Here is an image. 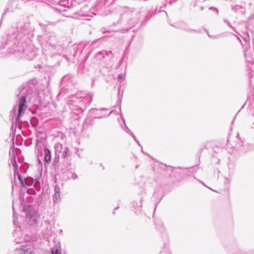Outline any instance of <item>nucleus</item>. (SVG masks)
I'll return each instance as SVG.
<instances>
[{
  "label": "nucleus",
  "mask_w": 254,
  "mask_h": 254,
  "mask_svg": "<svg viewBox=\"0 0 254 254\" xmlns=\"http://www.w3.org/2000/svg\"><path fill=\"white\" fill-rule=\"evenodd\" d=\"M30 24L29 22L23 23L20 22L18 24L17 33H13L11 35L10 33L8 34V39L10 41L13 40L15 47L17 49H15L13 51L9 50L10 53H18L19 56L21 58H26L29 60L33 59L36 56L35 52L33 50L32 47L30 46H27L25 42H21L19 43L18 40H21V38L24 35L28 34L30 32Z\"/></svg>",
  "instance_id": "obj_1"
},
{
  "label": "nucleus",
  "mask_w": 254,
  "mask_h": 254,
  "mask_svg": "<svg viewBox=\"0 0 254 254\" xmlns=\"http://www.w3.org/2000/svg\"><path fill=\"white\" fill-rule=\"evenodd\" d=\"M93 99V95L91 94L79 95L76 94L71 98L69 104V108L72 112L79 115L82 113L87 106L89 105Z\"/></svg>",
  "instance_id": "obj_2"
},
{
  "label": "nucleus",
  "mask_w": 254,
  "mask_h": 254,
  "mask_svg": "<svg viewBox=\"0 0 254 254\" xmlns=\"http://www.w3.org/2000/svg\"><path fill=\"white\" fill-rule=\"evenodd\" d=\"M243 35H240L241 37L245 42V44H243L244 48V55L248 63V68L249 70L253 71L254 70V49L252 50L250 46V37L248 32H244Z\"/></svg>",
  "instance_id": "obj_3"
},
{
  "label": "nucleus",
  "mask_w": 254,
  "mask_h": 254,
  "mask_svg": "<svg viewBox=\"0 0 254 254\" xmlns=\"http://www.w3.org/2000/svg\"><path fill=\"white\" fill-rule=\"evenodd\" d=\"M42 50L45 52L49 51L51 56L60 55L64 51L62 45L58 44V40L54 35L48 37L45 42L42 44Z\"/></svg>",
  "instance_id": "obj_4"
},
{
  "label": "nucleus",
  "mask_w": 254,
  "mask_h": 254,
  "mask_svg": "<svg viewBox=\"0 0 254 254\" xmlns=\"http://www.w3.org/2000/svg\"><path fill=\"white\" fill-rule=\"evenodd\" d=\"M123 16L127 19V22L130 28L133 26L141 17V14L143 10L135 11L132 8L126 7L123 8Z\"/></svg>",
  "instance_id": "obj_5"
},
{
  "label": "nucleus",
  "mask_w": 254,
  "mask_h": 254,
  "mask_svg": "<svg viewBox=\"0 0 254 254\" xmlns=\"http://www.w3.org/2000/svg\"><path fill=\"white\" fill-rule=\"evenodd\" d=\"M37 94L36 91H33L32 89H28L27 90V93L25 95H22L20 99L18 109V114L16 118L17 120H19L20 116L24 114V111L27 108L26 104V99L29 101L32 100L34 98V96Z\"/></svg>",
  "instance_id": "obj_6"
},
{
  "label": "nucleus",
  "mask_w": 254,
  "mask_h": 254,
  "mask_svg": "<svg viewBox=\"0 0 254 254\" xmlns=\"http://www.w3.org/2000/svg\"><path fill=\"white\" fill-rule=\"evenodd\" d=\"M11 164L13 166L14 176H17L18 180L20 181L22 186L24 187H32L34 184V180L31 177H27L23 179L21 175L18 171V165L16 164L15 157L11 160Z\"/></svg>",
  "instance_id": "obj_7"
},
{
  "label": "nucleus",
  "mask_w": 254,
  "mask_h": 254,
  "mask_svg": "<svg viewBox=\"0 0 254 254\" xmlns=\"http://www.w3.org/2000/svg\"><path fill=\"white\" fill-rule=\"evenodd\" d=\"M16 254H32L33 247L30 245H23L16 249Z\"/></svg>",
  "instance_id": "obj_8"
},
{
  "label": "nucleus",
  "mask_w": 254,
  "mask_h": 254,
  "mask_svg": "<svg viewBox=\"0 0 254 254\" xmlns=\"http://www.w3.org/2000/svg\"><path fill=\"white\" fill-rule=\"evenodd\" d=\"M231 9L238 14H244L246 12L245 8L241 5H231Z\"/></svg>",
  "instance_id": "obj_9"
},
{
  "label": "nucleus",
  "mask_w": 254,
  "mask_h": 254,
  "mask_svg": "<svg viewBox=\"0 0 254 254\" xmlns=\"http://www.w3.org/2000/svg\"><path fill=\"white\" fill-rule=\"evenodd\" d=\"M54 203H58L60 200V188L58 185H56L54 189V194L53 195Z\"/></svg>",
  "instance_id": "obj_10"
},
{
  "label": "nucleus",
  "mask_w": 254,
  "mask_h": 254,
  "mask_svg": "<svg viewBox=\"0 0 254 254\" xmlns=\"http://www.w3.org/2000/svg\"><path fill=\"white\" fill-rule=\"evenodd\" d=\"M112 54L111 51L107 52L106 51H103L98 52L95 56V58L97 61H102L105 58V55L109 56Z\"/></svg>",
  "instance_id": "obj_11"
},
{
  "label": "nucleus",
  "mask_w": 254,
  "mask_h": 254,
  "mask_svg": "<svg viewBox=\"0 0 254 254\" xmlns=\"http://www.w3.org/2000/svg\"><path fill=\"white\" fill-rule=\"evenodd\" d=\"M178 28L181 29L183 30L186 31L187 32H190V33H197L198 31L194 29H192L190 28H189L186 25V24L182 22L180 24H179L178 26H176Z\"/></svg>",
  "instance_id": "obj_12"
},
{
  "label": "nucleus",
  "mask_w": 254,
  "mask_h": 254,
  "mask_svg": "<svg viewBox=\"0 0 254 254\" xmlns=\"http://www.w3.org/2000/svg\"><path fill=\"white\" fill-rule=\"evenodd\" d=\"M51 252L52 254H62L61 244L59 242H58L55 246L51 249Z\"/></svg>",
  "instance_id": "obj_13"
},
{
  "label": "nucleus",
  "mask_w": 254,
  "mask_h": 254,
  "mask_svg": "<svg viewBox=\"0 0 254 254\" xmlns=\"http://www.w3.org/2000/svg\"><path fill=\"white\" fill-rule=\"evenodd\" d=\"M44 161L47 163H50L51 161V154L50 150L47 148L44 150Z\"/></svg>",
  "instance_id": "obj_14"
},
{
  "label": "nucleus",
  "mask_w": 254,
  "mask_h": 254,
  "mask_svg": "<svg viewBox=\"0 0 254 254\" xmlns=\"http://www.w3.org/2000/svg\"><path fill=\"white\" fill-rule=\"evenodd\" d=\"M253 149V147L248 143H243L240 148V152L246 153Z\"/></svg>",
  "instance_id": "obj_15"
},
{
  "label": "nucleus",
  "mask_w": 254,
  "mask_h": 254,
  "mask_svg": "<svg viewBox=\"0 0 254 254\" xmlns=\"http://www.w3.org/2000/svg\"><path fill=\"white\" fill-rule=\"evenodd\" d=\"M142 199H140L139 201L136 202L134 201L132 203L133 206L134 208L136 209L135 213H139L141 210V208L142 207Z\"/></svg>",
  "instance_id": "obj_16"
},
{
  "label": "nucleus",
  "mask_w": 254,
  "mask_h": 254,
  "mask_svg": "<svg viewBox=\"0 0 254 254\" xmlns=\"http://www.w3.org/2000/svg\"><path fill=\"white\" fill-rule=\"evenodd\" d=\"M62 157L63 158L65 159L67 158L69 156H70V153L69 151V149L67 147H65L64 148L63 150L62 151Z\"/></svg>",
  "instance_id": "obj_17"
},
{
  "label": "nucleus",
  "mask_w": 254,
  "mask_h": 254,
  "mask_svg": "<svg viewBox=\"0 0 254 254\" xmlns=\"http://www.w3.org/2000/svg\"><path fill=\"white\" fill-rule=\"evenodd\" d=\"M107 111V109H105V108H103L102 109H101L100 110H98L97 111V115H98L99 116L97 117L98 118H105V117H108L110 114L111 113H112V111H111L109 114H101V112L102 111Z\"/></svg>",
  "instance_id": "obj_18"
},
{
  "label": "nucleus",
  "mask_w": 254,
  "mask_h": 254,
  "mask_svg": "<svg viewBox=\"0 0 254 254\" xmlns=\"http://www.w3.org/2000/svg\"><path fill=\"white\" fill-rule=\"evenodd\" d=\"M56 154H58L62 152L63 150V145L60 142H57L55 144L54 146Z\"/></svg>",
  "instance_id": "obj_19"
},
{
  "label": "nucleus",
  "mask_w": 254,
  "mask_h": 254,
  "mask_svg": "<svg viewBox=\"0 0 254 254\" xmlns=\"http://www.w3.org/2000/svg\"><path fill=\"white\" fill-rule=\"evenodd\" d=\"M126 128H127V130L126 131L127 133H129L131 136L133 137V138L134 139V140L137 143V144L139 145V141H138V140L137 139L136 137H135V136L134 135V134L131 132L130 131V130L129 129V128L126 127Z\"/></svg>",
  "instance_id": "obj_20"
},
{
  "label": "nucleus",
  "mask_w": 254,
  "mask_h": 254,
  "mask_svg": "<svg viewBox=\"0 0 254 254\" xmlns=\"http://www.w3.org/2000/svg\"><path fill=\"white\" fill-rule=\"evenodd\" d=\"M12 209L13 211V218H14L13 223L16 226L18 227V226H19V224L18 223V222L17 221V220L16 219V218H15V212L14 210V208L13 207V205L12 206Z\"/></svg>",
  "instance_id": "obj_21"
},
{
  "label": "nucleus",
  "mask_w": 254,
  "mask_h": 254,
  "mask_svg": "<svg viewBox=\"0 0 254 254\" xmlns=\"http://www.w3.org/2000/svg\"><path fill=\"white\" fill-rule=\"evenodd\" d=\"M27 192L29 194H30V195H33L34 194H35L36 193V191L33 188H29L27 190Z\"/></svg>",
  "instance_id": "obj_22"
},
{
  "label": "nucleus",
  "mask_w": 254,
  "mask_h": 254,
  "mask_svg": "<svg viewBox=\"0 0 254 254\" xmlns=\"http://www.w3.org/2000/svg\"><path fill=\"white\" fill-rule=\"evenodd\" d=\"M33 187L36 189L37 190H39L40 187V183L38 181H36L34 184Z\"/></svg>",
  "instance_id": "obj_23"
},
{
  "label": "nucleus",
  "mask_w": 254,
  "mask_h": 254,
  "mask_svg": "<svg viewBox=\"0 0 254 254\" xmlns=\"http://www.w3.org/2000/svg\"><path fill=\"white\" fill-rule=\"evenodd\" d=\"M68 177L69 179H72L73 180H75L78 178L77 175L73 173H71V176Z\"/></svg>",
  "instance_id": "obj_24"
},
{
  "label": "nucleus",
  "mask_w": 254,
  "mask_h": 254,
  "mask_svg": "<svg viewBox=\"0 0 254 254\" xmlns=\"http://www.w3.org/2000/svg\"><path fill=\"white\" fill-rule=\"evenodd\" d=\"M67 4V0L65 1V0H64V1H60L59 2V4L60 5H62V6H65V5Z\"/></svg>",
  "instance_id": "obj_25"
},
{
  "label": "nucleus",
  "mask_w": 254,
  "mask_h": 254,
  "mask_svg": "<svg viewBox=\"0 0 254 254\" xmlns=\"http://www.w3.org/2000/svg\"><path fill=\"white\" fill-rule=\"evenodd\" d=\"M209 10H213L214 11L216 12V14H218L219 13V10L218 9L216 8V7H210L209 8Z\"/></svg>",
  "instance_id": "obj_26"
},
{
  "label": "nucleus",
  "mask_w": 254,
  "mask_h": 254,
  "mask_svg": "<svg viewBox=\"0 0 254 254\" xmlns=\"http://www.w3.org/2000/svg\"><path fill=\"white\" fill-rule=\"evenodd\" d=\"M253 113L252 117H253V120L254 121V106H253ZM252 127L254 128V122L253 123V125L252 126Z\"/></svg>",
  "instance_id": "obj_27"
},
{
  "label": "nucleus",
  "mask_w": 254,
  "mask_h": 254,
  "mask_svg": "<svg viewBox=\"0 0 254 254\" xmlns=\"http://www.w3.org/2000/svg\"><path fill=\"white\" fill-rule=\"evenodd\" d=\"M208 36H209V38L213 39H216L219 37V36H210L209 34H208Z\"/></svg>",
  "instance_id": "obj_28"
},
{
  "label": "nucleus",
  "mask_w": 254,
  "mask_h": 254,
  "mask_svg": "<svg viewBox=\"0 0 254 254\" xmlns=\"http://www.w3.org/2000/svg\"><path fill=\"white\" fill-rule=\"evenodd\" d=\"M224 22L226 23H227L229 26H231V23L229 22V21L227 19H224Z\"/></svg>",
  "instance_id": "obj_29"
},
{
  "label": "nucleus",
  "mask_w": 254,
  "mask_h": 254,
  "mask_svg": "<svg viewBox=\"0 0 254 254\" xmlns=\"http://www.w3.org/2000/svg\"><path fill=\"white\" fill-rule=\"evenodd\" d=\"M118 76V78L122 79L124 77V75L123 74L121 73V74H119Z\"/></svg>",
  "instance_id": "obj_30"
},
{
  "label": "nucleus",
  "mask_w": 254,
  "mask_h": 254,
  "mask_svg": "<svg viewBox=\"0 0 254 254\" xmlns=\"http://www.w3.org/2000/svg\"><path fill=\"white\" fill-rule=\"evenodd\" d=\"M254 76V74H250V75H249V78H250V79H251V77H252V76Z\"/></svg>",
  "instance_id": "obj_31"
},
{
  "label": "nucleus",
  "mask_w": 254,
  "mask_h": 254,
  "mask_svg": "<svg viewBox=\"0 0 254 254\" xmlns=\"http://www.w3.org/2000/svg\"><path fill=\"white\" fill-rule=\"evenodd\" d=\"M16 107L15 106L14 107L13 109V111H15V110H16Z\"/></svg>",
  "instance_id": "obj_32"
},
{
  "label": "nucleus",
  "mask_w": 254,
  "mask_h": 254,
  "mask_svg": "<svg viewBox=\"0 0 254 254\" xmlns=\"http://www.w3.org/2000/svg\"><path fill=\"white\" fill-rule=\"evenodd\" d=\"M203 9V6H201L200 7V10H202Z\"/></svg>",
  "instance_id": "obj_33"
},
{
  "label": "nucleus",
  "mask_w": 254,
  "mask_h": 254,
  "mask_svg": "<svg viewBox=\"0 0 254 254\" xmlns=\"http://www.w3.org/2000/svg\"><path fill=\"white\" fill-rule=\"evenodd\" d=\"M123 32H124V31H127V30L125 29V30H123Z\"/></svg>",
  "instance_id": "obj_34"
},
{
  "label": "nucleus",
  "mask_w": 254,
  "mask_h": 254,
  "mask_svg": "<svg viewBox=\"0 0 254 254\" xmlns=\"http://www.w3.org/2000/svg\"><path fill=\"white\" fill-rule=\"evenodd\" d=\"M120 87H119V88H118V92H120Z\"/></svg>",
  "instance_id": "obj_35"
},
{
  "label": "nucleus",
  "mask_w": 254,
  "mask_h": 254,
  "mask_svg": "<svg viewBox=\"0 0 254 254\" xmlns=\"http://www.w3.org/2000/svg\"><path fill=\"white\" fill-rule=\"evenodd\" d=\"M4 14H5V13H3V14L2 15V18L3 17V15H4Z\"/></svg>",
  "instance_id": "obj_36"
},
{
  "label": "nucleus",
  "mask_w": 254,
  "mask_h": 254,
  "mask_svg": "<svg viewBox=\"0 0 254 254\" xmlns=\"http://www.w3.org/2000/svg\"><path fill=\"white\" fill-rule=\"evenodd\" d=\"M123 121H124V123L125 124V120L123 119Z\"/></svg>",
  "instance_id": "obj_37"
}]
</instances>
